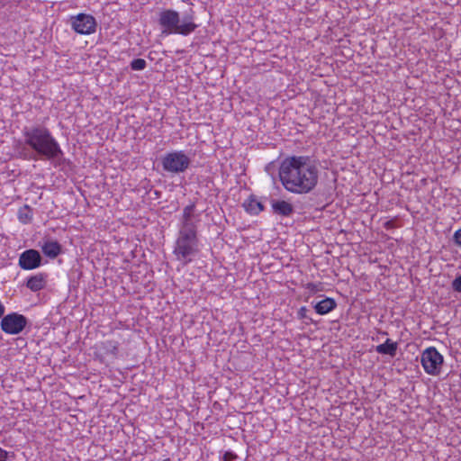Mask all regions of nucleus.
<instances>
[{
	"label": "nucleus",
	"instance_id": "nucleus-9",
	"mask_svg": "<svg viewBox=\"0 0 461 461\" xmlns=\"http://www.w3.org/2000/svg\"><path fill=\"white\" fill-rule=\"evenodd\" d=\"M71 25L75 32L79 34H91L95 32L96 22L90 14H79L71 18Z\"/></svg>",
	"mask_w": 461,
	"mask_h": 461
},
{
	"label": "nucleus",
	"instance_id": "nucleus-8",
	"mask_svg": "<svg viewBox=\"0 0 461 461\" xmlns=\"http://www.w3.org/2000/svg\"><path fill=\"white\" fill-rule=\"evenodd\" d=\"M27 322V318L24 315L12 312L2 318L1 329L6 334L17 335L24 330Z\"/></svg>",
	"mask_w": 461,
	"mask_h": 461
},
{
	"label": "nucleus",
	"instance_id": "nucleus-22",
	"mask_svg": "<svg viewBox=\"0 0 461 461\" xmlns=\"http://www.w3.org/2000/svg\"><path fill=\"white\" fill-rule=\"evenodd\" d=\"M8 452L0 447V461H7Z\"/></svg>",
	"mask_w": 461,
	"mask_h": 461
},
{
	"label": "nucleus",
	"instance_id": "nucleus-4",
	"mask_svg": "<svg viewBox=\"0 0 461 461\" xmlns=\"http://www.w3.org/2000/svg\"><path fill=\"white\" fill-rule=\"evenodd\" d=\"M198 238L178 234L173 250L176 259L187 265L198 253Z\"/></svg>",
	"mask_w": 461,
	"mask_h": 461
},
{
	"label": "nucleus",
	"instance_id": "nucleus-11",
	"mask_svg": "<svg viewBox=\"0 0 461 461\" xmlns=\"http://www.w3.org/2000/svg\"><path fill=\"white\" fill-rule=\"evenodd\" d=\"M47 283V275L39 273L28 278L26 286L32 292H38L43 289Z\"/></svg>",
	"mask_w": 461,
	"mask_h": 461
},
{
	"label": "nucleus",
	"instance_id": "nucleus-18",
	"mask_svg": "<svg viewBox=\"0 0 461 461\" xmlns=\"http://www.w3.org/2000/svg\"><path fill=\"white\" fill-rule=\"evenodd\" d=\"M146 65V60L143 59H135L131 62V68L133 70H143Z\"/></svg>",
	"mask_w": 461,
	"mask_h": 461
},
{
	"label": "nucleus",
	"instance_id": "nucleus-16",
	"mask_svg": "<svg viewBox=\"0 0 461 461\" xmlns=\"http://www.w3.org/2000/svg\"><path fill=\"white\" fill-rule=\"evenodd\" d=\"M119 343L114 340H105L101 343V348L104 350V353L106 355L116 356L118 352Z\"/></svg>",
	"mask_w": 461,
	"mask_h": 461
},
{
	"label": "nucleus",
	"instance_id": "nucleus-3",
	"mask_svg": "<svg viewBox=\"0 0 461 461\" xmlns=\"http://www.w3.org/2000/svg\"><path fill=\"white\" fill-rule=\"evenodd\" d=\"M158 23L163 28L162 32L166 34L188 35L197 28V24L194 22V12L192 10L184 15L181 23L179 14L176 11L164 10L159 14Z\"/></svg>",
	"mask_w": 461,
	"mask_h": 461
},
{
	"label": "nucleus",
	"instance_id": "nucleus-7",
	"mask_svg": "<svg viewBox=\"0 0 461 461\" xmlns=\"http://www.w3.org/2000/svg\"><path fill=\"white\" fill-rule=\"evenodd\" d=\"M195 205L191 203L183 210L181 227L178 234L197 238L198 215L194 214Z\"/></svg>",
	"mask_w": 461,
	"mask_h": 461
},
{
	"label": "nucleus",
	"instance_id": "nucleus-25",
	"mask_svg": "<svg viewBox=\"0 0 461 461\" xmlns=\"http://www.w3.org/2000/svg\"><path fill=\"white\" fill-rule=\"evenodd\" d=\"M163 461H171L169 458H166Z\"/></svg>",
	"mask_w": 461,
	"mask_h": 461
},
{
	"label": "nucleus",
	"instance_id": "nucleus-20",
	"mask_svg": "<svg viewBox=\"0 0 461 461\" xmlns=\"http://www.w3.org/2000/svg\"><path fill=\"white\" fill-rule=\"evenodd\" d=\"M454 241L456 245L461 247V229L457 230L453 236Z\"/></svg>",
	"mask_w": 461,
	"mask_h": 461
},
{
	"label": "nucleus",
	"instance_id": "nucleus-21",
	"mask_svg": "<svg viewBox=\"0 0 461 461\" xmlns=\"http://www.w3.org/2000/svg\"><path fill=\"white\" fill-rule=\"evenodd\" d=\"M307 308L305 306H303L298 311V316L300 319H306L307 318Z\"/></svg>",
	"mask_w": 461,
	"mask_h": 461
},
{
	"label": "nucleus",
	"instance_id": "nucleus-13",
	"mask_svg": "<svg viewBox=\"0 0 461 461\" xmlns=\"http://www.w3.org/2000/svg\"><path fill=\"white\" fill-rule=\"evenodd\" d=\"M44 255L50 258H57L61 252V246L58 241L48 240L41 247Z\"/></svg>",
	"mask_w": 461,
	"mask_h": 461
},
{
	"label": "nucleus",
	"instance_id": "nucleus-12",
	"mask_svg": "<svg viewBox=\"0 0 461 461\" xmlns=\"http://www.w3.org/2000/svg\"><path fill=\"white\" fill-rule=\"evenodd\" d=\"M272 209L275 213L281 216H290L294 212L293 205L286 201H273Z\"/></svg>",
	"mask_w": 461,
	"mask_h": 461
},
{
	"label": "nucleus",
	"instance_id": "nucleus-24",
	"mask_svg": "<svg viewBox=\"0 0 461 461\" xmlns=\"http://www.w3.org/2000/svg\"><path fill=\"white\" fill-rule=\"evenodd\" d=\"M307 287H308V289H310V290H312V291H315V290H316V289H315V288H316V285L312 284V283L308 284V286H307Z\"/></svg>",
	"mask_w": 461,
	"mask_h": 461
},
{
	"label": "nucleus",
	"instance_id": "nucleus-6",
	"mask_svg": "<svg viewBox=\"0 0 461 461\" xmlns=\"http://www.w3.org/2000/svg\"><path fill=\"white\" fill-rule=\"evenodd\" d=\"M421 365L426 373L437 375L440 373L443 357L435 348H428L421 354Z\"/></svg>",
	"mask_w": 461,
	"mask_h": 461
},
{
	"label": "nucleus",
	"instance_id": "nucleus-14",
	"mask_svg": "<svg viewBox=\"0 0 461 461\" xmlns=\"http://www.w3.org/2000/svg\"><path fill=\"white\" fill-rule=\"evenodd\" d=\"M337 303L334 299L327 297L314 305V309L318 314L324 315L334 310Z\"/></svg>",
	"mask_w": 461,
	"mask_h": 461
},
{
	"label": "nucleus",
	"instance_id": "nucleus-17",
	"mask_svg": "<svg viewBox=\"0 0 461 461\" xmlns=\"http://www.w3.org/2000/svg\"><path fill=\"white\" fill-rule=\"evenodd\" d=\"M244 206L247 212L254 214L259 213L264 209L263 204L256 199H250Z\"/></svg>",
	"mask_w": 461,
	"mask_h": 461
},
{
	"label": "nucleus",
	"instance_id": "nucleus-23",
	"mask_svg": "<svg viewBox=\"0 0 461 461\" xmlns=\"http://www.w3.org/2000/svg\"><path fill=\"white\" fill-rule=\"evenodd\" d=\"M236 455L231 452H226L223 455V461H230L231 459L235 458Z\"/></svg>",
	"mask_w": 461,
	"mask_h": 461
},
{
	"label": "nucleus",
	"instance_id": "nucleus-15",
	"mask_svg": "<svg viewBox=\"0 0 461 461\" xmlns=\"http://www.w3.org/2000/svg\"><path fill=\"white\" fill-rule=\"evenodd\" d=\"M375 350L379 354L394 357L397 351V343L387 339L384 343L376 346Z\"/></svg>",
	"mask_w": 461,
	"mask_h": 461
},
{
	"label": "nucleus",
	"instance_id": "nucleus-5",
	"mask_svg": "<svg viewBox=\"0 0 461 461\" xmlns=\"http://www.w3.org/2000/svg\"><path fill=\"white\" fill-rule=\"evenodd\" d=\"M190 165V158L183 151L166 154L162 158L163 169L169 173H182Z\"/></svg>",
	"mask_w": 461,
	"mask_h": 461
},
{
	"label": "nucleus",
	"instance_id": "nucleus-19",
	"mask_svg": "<svg viewBox=\"0 0 461 461\" xmlns=\"http://www.w3.org/2000/svg\"><path fill=\"white\" fill-rule=\"evenodd\" d=\"M452 287L455 291L461 292V276L453 281Z\"/></svg>",
	"mask_w": 461,
	"mask_h": 461
},
{
	"label": "nucleus",
	"instance_id": "nucleus-10",
	"mask_svg": "<svg viewBox=\"0 0 461 461\" xmlns=\"http://www.w3.org/2000/svg\"><path fill=\"white\" fill-rule=\"evenodd\" d=\"M41 256L38 250L27 249L23 251L19 257L18 265L22 269L32 270L41 265Z\"/></svg>",
	"mask_w": 461,
	"mask_h": 461
},
{
	"label": "nucleus",
	"instance_id": "nucleus-1",
	"mask_svg": "<svg viewBox=\"0 0 461 461\" xmlns=\"http://www.w3.org/2000/svg\"><path fill=\"white\" fill-rule=\"evenodd\" d=\"M278 174L285 189L297 194H309L319 180L318 167L308 156L285 158L281 162Z\"/></svg>",
	"mask_w": 461,
	"mask_h": 461
},
{
	"label": "nucleus",
	"instance_id": "nucleus-2",
	"mask_svg": "<svg viewBox=\"0 0 461 461\" xmlns=\"http://www.w3.org/2000/svg\"><path fill=\"white\" fill-rule=\"evenodd\" d=\"M23 134L25 144L35 152L33 159L55 160L62 157L63 152L59 144L47 127H25Z\"/></svg>",
	"mask_w": 461,
	"mask_h": 461
}]
</instances>
